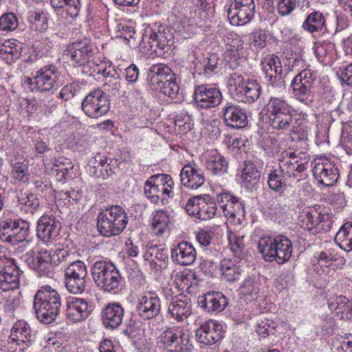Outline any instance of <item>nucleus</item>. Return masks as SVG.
Instances as JSON below:
<instances>
[{
    "label": "nucleus",
    "mask_w": 352,
    "mask_h": 352,
    "mask_svg": "<svg viewBox=\"0 0 352 352\" xmlns=\"http://www.w3.org/2000/svg\"><path fill=\"white\" fill-rule=\"evenodd\" d=\"M269 120L270 125L278 130H287L292 126L294 135L298 137H292L293 140H303L306 138L305 131L300 127L294 126L293 122L292 107L282 98L271 97L267 104Z\"/></svg>",
    "instance_id": "1"
},
{
    "label": "nucleus",
    "mask_w": 352,
    "mask_h": 352,
    "mask_svg": "<svg viewBox=\"0 0 352 352\" xmlns=\"http://www.w3.org/2000/svg\"><path fill=\"white\" fill-rule=\"evenodd\" d=\"M60 296L56 290L46 285L38 289L34 297L33 309L38 320L43 324H50L59 315Z\"/></svg>",
    "instance_id": "2"
},
{
    "label": "nucleus",
    "mask_w": 352,
    "mask_h": 352,
    "mask_svg": "<svg viewBox=\"0 0 352 352\" xmlns=\"http://www.w3.org/2000/svg\"><path fill=\"white\" fill-rule=\"evenodd\" d=\"M128 223V216L121 206L113 205L103 209L98 216L97 228L104 236H117L122 232Z\"/></svg>",
    "instance_id": "3"
},
{
    "label": "nucleus",
    "mask_w": 352,
    "mask_h": 352,
    "mask_svg": "<svg viewBox=\"0 0 352 352\" xmlns=\"http://www.w3.org/2000/svg\"><path fill=\"white\" fill-rule=\"evenodd\" d=\"M259 252L267 262L276 261L283 264L291 257L293 247L292 241L285 236L261 239L258 243Z\"/></svg>",
    "instance_id": "4"
},
{
    "label": "nucleus",
    "mask_w": 352,
    "mask_h": 352,
    "mask_svg": "<svg viewBox=\"0 0 352 352\" xmlns=\"http://www.w3.org/2000/svg\"><path fill=\"white\" fill-rule=\"evenodd\" d=\"M174 182L168 175L158 174L151 176L145 182L144 194L155 204L166 205L173 197Z\"/></svg>",
    "instance_id": "5"
},
{
    "label": "nucleus",
    "mask_w": 352,
    "mask_h": 352,
    "mask_svg": "<svg viewBox=\"0 0 352 352\" xmlns=\"http://www.w3.org/2000/svg\"><path fill=\"white\" fill-rule=\"evenodd\" d=\"M94 283L105 292H112L118 288L122 277L116 265L109 261H96L91 269Z\"/></svg>",
    "instance_id": "6"
},
{
    "label": "nucleus",
    "mask_w": 352,
    "mask_h": 352,
    "mask_svg": "<svg viewBox=\"0 0 352 352\" xmlns=\"http://www.w3.org/2000/svg\"><path fill=\"white\" fill-rule=\"evenodd\" d=\"M310 157L306 153L284 150L278 156V172L289 182L291 179L298 178V173H303L309 167Z\"/></svg>",
    "instance_id": "7"
},
{
    "label": "nucleus",
    "mask_w": 352,
    "mask_h": 352,
    "mask_svg": "<svg viewBox=\"0 0 352 352\" xmlns=\"http://www.w3.org/2000/svg\"><path fill=\"white\" fill-rule=\"evenodd\" d=\"M60 72L54 65H46L41 67L32 78H27L25 83L33 92H49L58 83Z\"/></svg>",
    "instance_id": "8"
},
{
    "label": "nucleus",
    "mask_w": 352,
    "mask_h": 352,
    "mask_svg": "<svg viewBox=\"0 0 352 352\" xmlns=\"http://www.w3.org/2000/svg\"><path fill=\"white\" fill-rule=\"evenodd\" d=\"M65 284L68 292L74 294H81L87 287V268L80 260L71 262L64 270Z\"/></svg>",
    "instance_id": "9"
},
{
    "label": "nucleus",
    "mask_w": 352,
    "mask_h": 352,
    "mask_svg": "<svg viewBox=\"0 0 352 352\" xmlns=\"http://www.w3.org/2000/svg\"><path fill=\"white\" fill-rule=\"evenodd\" d=\"M81 107L86 116L97 119L109 111V100L104 91L101 89H95L82 100Z\"/></svg>",
    "instance_id": "10"
},
{
    "label": "nucleus",
    "mask_w": 352,
    "mask_h": 352,
    "mask_svg": "<svg viewBox=\"0 0 352 352\" xmlns=\"http://www.w3.org/2000/svg\"><path fill=\"white\" fill-rule=\"evenodd\" d=\"M217 204L208 195L197 196L188 199L186 210L188 214L201 221L212 219L217 214Z\"/></svg>",
    "instance_id": "11"
},
{
    "label": "nucleus",
    "mask_w": 352,
    "mask_h": 352,
    "mask_svg": "<svg viewBox=\"0 0 352 352\" xmlns=\"http://www.w3.org/2000/svg\"><path fill=\"white\" fill-rule=\"evenodd\" d=\"M136 310L142 319L155 318L161 311V300L155 292H145L138 300Z\"/></svg>",
    "instance_id": "12"
},
{
    "label": "nucleus",
    "mask_w": 352,
    "mask_h": 352,
    "mask_svg": "<svg viewBox=\"0 0 352 352\" xmlns=\"http://www.w3.org/2000/svg\"><path fill=\"white\" fill-rule=\"evenodd\" d=\"M217 201L223 204L221 208L228 219L236 223H241L245 219L244 203L238 197L228 192H223L218 196Z\"/></svg>",
    "instance_id": "13"
},
{
    "label": "nucleus",
    "mask_w": 352,
    "mask_h": 352,
    "mask_svg": "<svg viewBox=\"0 0 352 352\" xmlns=\"http://www.w3.org/2000/svg\"><path fill=\"white\" fill-rule=\"evenodd\" d=\"M305 217L302 221V226L308 231L314 230L318 232L320 230L327 232L330 230L333 221L331 216L327 212L316 208H311L305 211Z\"/></svg>",
    "instance_id": "14"
},
{
    "label": "nucleus",
    "mask_w": 352,
    "mask_h": 352,
    "mask_svg": "<svg viewBox=\"0 0 352 352\" xmlns=\"http://www.w3.org/2000/svg\"><path fill=\"white\" fill-rule=\"evenodd\" d=\"M94 54L91 41L87 37L69 44L65 50V56L71 60L80 65L88 63L93 57Z\"/></svg>",
    "instance_id": "15"
},
{
    "label": "nucleus",
    "mask_w": 352,
    "mask_h": 352,
    "mask_svg": "<svg viewBox=\"0 0 352 352\" xmlns=\"http://www.w3.org/2000/svg\"><path fill=\"white\" fill-rule=\"evenodd\" d=\"M198 342L205 345H212L224 336L223 325L214 320L202 323L195 331Z\"/></svg>",
    "instance_id": "16"
},
{
    "label": "nucleus",
    "mask_w": 352,
    "mask_h": 352,
    "mask_svg": "<svg viewBox=\"0 0 352 352\" xmlns=\"http://www.w3.org/2000/svg\"><path fill=\"white\" fill-rule=\"evenodd\" d=\"M0 265V284L3 290L16 289L19 287L21 272L13 258L4 257Z\"/></svg>",
    "instance_id": "17"
},
{
    "label": "nucleus",
    "mask_w": 352,
    "mask_h": 352,
    "mask_svg": "<svg viewBox=\"0 0 352 352\" xmlns=\"http://www.w3.org/2000/svg\"><path fill=\"white\" fill-rule=\"evenodd\" d=\"M316 76L310 69H303L293 79L291 86L294 96L305 102L312 91Z\"/></svg>",
    "instance_id": "18"
},
{
    "label": "nucleus",
    "mask_w": 352,
    "mask_h": 352,
    "mask_svg": "<svg viewBox=\"0 0 352 352\" xmlns=\"http://www.w3.org/2000/svg\"><path fill=\"white\" fill-rule=\"evenodd\" d=\"M312 171L318 183L325 186H332L339 177L338 168L327 159L315 162Z\"/></svg>",
    "instance_id": "19"
},
{
    "label": "nucleus",
    "mask_w": 352,
    "mask_h": 352,
    "mask_svg": "<svg viewBox=\"0 0 352 352\" xmlns=\"http://www.w3.org/2000/svg\"><path fill=\"white\" fill-rule=\"evenodd\" d=\"M193 98L196 104L203 109L217 106L221 101L220 90L210 85H202L196 87Z\"/></svg>",
    "instance_id": "20"
},
{
    "label": "nucleus",
    "mask_w": 352,
    "mask_h": 352,
    "mask_svg": "<svg viewBox=\"0 0 352 352\" xmlns=\"http://www.w3.org/2000/svg\"><path fill=\"white\" fill-rule=\"evenodd\" d=\"M91 311V305L84 298L74 297L67 301L66 316L73 322L85 320Z\"/></svg>",
    "instance_id": "21"
},
{
    "label": "nucleus",
    "mask_w": 352,
    "mask_h": 352,
    "mask_svg": "<svg viewBox=\"0 0 352 352\" xmlns=\"http://www.w3.org/2000/svg\"><path fill=\"white\" fill-rule=\"evenodd\" d=\"M223 120L226 126L233 129H241L248 124L246 111L239 105L227 102L223 109Z\"/></svg>",
    "instance_id": "22"
},
{
    "label": "nucleus",
    "mask_w": 352,
    "mask_h": 352,
    "mask_svg": "<svg viewBox=\"0 0 352 352\" xmlns=\"http://www.w3.org/2000/svg\"><path fill=\"white\" fill-rule=\"evenodd\" d=\"M182 184L190 189H197L205 182L203 170L195 164L185 165L180 173Z\"/></svg>",
    "instance_id": "23"
},
{
    "label": "nucleus",
    "mask_w": 352,
    "mask_h": 352,
    "mask_svg": "<svg viewBox=\"0 0 352 352\" xmlns=\"http://www.w3.org/2000/svg\"><path fill=\"white\" fill-rule=\"evenodd\" d=\"M124 315V310L120 304L109 303L101 312L102 324L108 329H116L122 324Z\"/></svg>",
    "instance_id": "24"
},
{
    "label": "nucleus",
    "mask_w": 352,
    "mask_h": 352,
    "mask_svg": "<svg viewBox=\"0 0 352 352\" xmlns=\"http://www.w3.org/2000/svg\"><path fill=\"white\" fill-rule=\"evenodd\" d=\"M170 256L173 262L180 265H189L195 262L197 252L190 242L183 241L171 249Z\"/></svg>",
    "instance_id": "25"
},
{
    "label": "nucleus",
    "mask_w": 352,
    "mask_h": 352,
    "mask_svg": "<svg viewBox=\"0 0 352 352\" xmlns=\"http://www.w3.org/2000/svg\"><path fill=\"white\" fill-rule=\"evenodd\" d=\"M198 305L208 313L223 311L228 305L227 298L221 292H209L198 298Z\"/></svg>",
    "instance_id": "26"
},
{
    "label": "nucleus",
    "mask_w": 352,
    "mask_h": 352,
    "mask_svg": "<svg viewBox=\"0 0 352 352\" xmlns=\"http://www.w3.org/2000/svg\"><path fill=\"white\" fill-rule=\"evenodd\" d=\"M265 78L272 85L282 78V65L280 58L275 54H268L261 60Z\"/></svg>",
    "instance_id": "27"
},
{
    "label": "nucleus",
    "mask_w": 352,
    "mask_h": 352,
    "mask_svg": "<svg viewBox=\"0 0 352 352\" xmlns=\"http://www.w3.org/2000/svg\"><path fill=\"white\" fill-rule=\"evenodd\" d=\"M60 230V224L54 217L43 216L37 222L36 234L45 242L58 236Z\"/></svg>",
    "instance_id": "28"
},
{
    "label": "nucleus",
    "mask_w": 352,
    "mask_h": 352,
    "mask_svg": "<svg viewBox=\"0 0 352 352\" xmlns=\"http://www.w3.org/2000/svg\"><path fill=\"white\" fill-rule=\"evenodd\" d=\"M174 76L171 69L164 64L153 65L148 70L147 80L149 85L153 89L164 85Z\"/></svg>",
    "instance_id": "29"
},
{
    "label": "nucleus",
    "mask_w": 352,
    "mask_h": 352,
    "mask_svg": "<svg viewBox=\"0 0 352 352\" xmlns=\"http://www.w3.org/2000/svg\"><path fill=\"white\" fill-rule=\"evenodd\" d=\"M168 314L177 321H183L191 314L190 300L185 296L175 297L168 306Z\"/></svg>",
    "instance_id": "30"
},
{
    "label": "nucleus",
    "mask_w": 352,
    "mask_h": 352,
    "mask_svg": "<svg viewBox=\"0 0 352 352\" xmlns=\"http://www.w3.org/2000/svg\"><path fill=\"white\" fill-rule=\"evenodd\" d=\"M329 307L342 320H352V301L344 296L331 298L328 302Z\"/></svg>",
    "instance_id": "31"
},
{
    "label": "nucleus",
    "mask_w": 352,
    "mask_h": 352,
    "mask_svg": "<svg viewBox=\"0 0 352 352\" xmlns=\"http://www.w3.org/2000/svg\"><path fill=\"white\" fill-rule=\"evenodd\" d=\"M254 1L243 4L242 1H232L228 10V14L232 16V19L237 17L241 24L248 22L254 13Z\"/></svg>",
    "instance_id": "32"
},
{
    "label": "nucleus",
    "mask_w": 352,
    "mask_h": 352,
    "mask_svg": "<svg viewBox=\"0 0 352 352\" xmlns=\"http://www.w3.org/2000/svg\"><path fill=\"white\" fill-rule=\"evenodd\" d=\"M237 94L242 98V101L246 103H253L258 100L261 92V86L256 80H248L246 84L238 85L236 87Z\"/></svg>",
    "instance_id": "33"
},
{
    "label": "nucleus",
    "mask_w": 352,
    "mask_h": 352,
    "mask_svg": "<svg viewBox=\"0 0 352 352\" xmlns=\"http://www.w3.org/2000/svg\"><path fill=\"white\" fill-rule=\"evenodd\" d=\"M184 333L183 330L179 328L168 329L162 334L161 342L166 346L175 345V350L181 351L182 345L184 344Z\"/></svg>",
    "instance_id": "34"
},
{
    "label": "nucleus",
    "mask_w": 352,
    "mask_h": 352,
    "mask_svg": "<svg viewBox=\"0 0 352 352\" xmlns=\"http://www.w3.org/2000/svg\"><path fill=\"white\" fill-rule=\"evenodd\" d=\"M44 253H47V250H41L36 257L27 254L26 261L32 270L38 273H43V275L48 276L52 271V266L48 260L44 259Z\"/></svg>",
    "instance_id": "35"
},
{
    "label": "nucleus",
    "mask_w": 352,
    "mask_h": 352,
    "mask_svg": "<svg viewBox=\"0 0 352 352\" xmlns=\"http://www.w3.org/2000/svg\"><path fill=\"white\" fill-rule=\"evenodd\" d=\"M21 49L15 41L8 40L0 47V56L8 64L11 65L21 56Z\"/></svg>",
    "instance_id": "36"
},
{
    "label": "nucleus",
    "mask_w": 352,
    "mask_h": 352,
    "mask_svg": "<svg viewBox=\"0 0 352 352\" xmlns=\"http://www.w3.org/2000/svg\"><path fill=\"white\" fill-rule=\"evenodd\" d=\"M47 253H44V259L48 260L50 265H58L60 263L67 262L68 265L74 261V254L70 253L67 249L56 248V250H47Z\"/></svg>",
    "instance_id": "37"
},
{
    "label": "nucleus",
    "mask_w": 352,
    "mask_h": 352,
    "mask_svg": "<svg viewBox=\"0 0 352 352\" xmlns=\"http://www.w3.org/2000/svg\"><path fill=\"white\" fill-rule=\"evenodd\" d=\"M335 241L344 250H352V222L345 223L338 230Z\"/></svg>",
    "instance_id": "38"
},
{
    "label": "nucleus",
    "mask_w": 352,
    "mask_h": 352,
    "mask_svg": "<svg viewBox=\"0 0 352 352\" xmlns=\"http://www.w3.org/2000/svg\"><path fill=\"white\" fill-rule=\"evenodd\" d=\"M206 166L207 170L212 174L221 175L227 172L228 162L223 155L215 153L208 157Z\"/></svg>",
    "instance_id": "39"
},
{
    "label": "nucleus",
    "mask_w": 352,
    "mask_h": 352,
    "mask_svg": "<svg viewBox=\"0 0 352 352\" xmlns=\"http://www.w3.org/2000/svg\"><path fill=\"white\" fill-rule=\"evenodd\" d=\"M241 179L247 188H252L258 182L260 173L256 166L251 162H245L244 163Z\"/></svg>",
    "instance_id": "40"
},
{
    "label": "nucleus",
    "mask_w": 352,
    "mask_h": 352,
    "mask_svg": "<svg viewBox=\"0 0 352 352\" xmlns=\"http://www.w3.org/2000/svg\"><path fill=\"white\" fill-rule=\"evenodd\" d=\"M10 338L13 341L28 342L31 340L30 326L23 321L17 322L12 327Z\"/></svg>",
    "instance_id": "41"
},
{
    "label": "nucleus",
    "mask_w": 352,
    "mask_h": 352,
    "mask_svg": "<svg viewBox=\"0 0 352 352\" xmlns=\"http://www.w3.org/2000/svg\"><path fill=\"white\" fill-rule=\"evenodd\" d=\"M289 181L278 172V168H273L267 175L269 188L275 192H283L287 186Z\"/></svg>",
    "instance_id": "42"
},
{
    "label": "nucleus",
    "mask_w": 352,
    "mask_h": 352,
    "mask_svg": "<svg viewBox=\"0 0 352 352\" xmlns=\"http://www.w3.org/2000/svg\"><path fill=\"white\" fill-rule=\"evenodd\" d=\"M12 173L15 179L28 182L29 181L28 162L23 157L15 158L12 164Z\"/></svg>",
    "instance_id": "43"
},
{
    "label": "nucleus",
    "mask_w": 352,
    "mask_h": 352,
    "mask_svg": "<svg viewBox=\"0 0 352 352\" xmlns=\"http://www.w3.org/2000/svg\"><path fill=\"white\" fill-rule=\"evenodd\" d=\"M170 213L167 210H157L153 219L152 229L156 235H162L170 221Z\"/></svg>",
    "instance_id": "44"
},
{
    "label": "nucleus",
    "mask_w": 352,
    "mask_h": 352,
    "mask_svg": "<svg viewBox=\"0 0 352 352\" xmlns=\"http://www.w3.org/2000/svg\"><path fill=\"white\" fill-rule=\"evenodd\" d=\"M30 234V224L22 219L14 220L13 244L28 241Z\"/></svg>",
    "instance_id": "45"
},
{
    "label": "nucleus",
    "mask_w": 352,
    "mask_h": 352,
    "mask_svg": "<svg viewBox=\"0 0 352 352\" xmlns=\"http://www.w3.org/2000/svg\"><path fill=\"white\" fill-rule=\"evenodd\" d=\"M324 25V16L320 12L316 11L308 15L302 27L310 32H314L321 31Z\"/></svg>",
    "instance_id": "46"
},
{
    "label": "nucleus",
    "mask_w": 352,
    "mask_h": 352,
    "mask_svg": "<svg viewBox=\"0 0 352 352\" xmlns=\"http://www.w3.org/2000/svg\"><path fill=\"white\" fill-rule=\"evenodd\" d=\"M222 276L228 282H235L241 276L240 267L234 265L231 261L224 260L221 263Z\"/></svg>",
    "instance_id": "47"
},
{
    "label": "nucleus",
    "mask_w": 352,
    "mask_h": 352,
    "mask_svg": "<svg viewBox=\"0 0 352 352\" xmlns=\"http://www.w3.org/2000/svg\"><path fill=\"white\" fill-rule=\"evenodd\" d=\"M94 160V166H91L89 168V175L95 178L106 179V174H104L106 156L96 155Z\"/></svg>",
    "instance_id": "48"
},
{
    "label": "nucleus",
    "mask_w": 352,
    "mask_h": 352,
    "mask_svg": "<svg viewBox=\"0 0 352 352\" xmlns=\"http://www.w3.org/2000/svg\"><path fill=\"white\" fill-rule=\"evenodd\" d=\"M28 21L32 30L43 32L47 29V18L40 13L30 12L28 13Z\"/></svg>",
    "instance_id": "49"
},
{
    "label": "nucleus",
    "mask_w": 352,
    "mask_h": 352,
    "mask_svg": "<svg viewBox=\"0 0 352 352\" xmlns=\"http://www.w3.org/2000/svg\"><path fill=\"white\" fill-rule=\"evenodd\" d=\"M14 221L8 219L0 222V238L3 241L13 244Z\"/></svg>",
    "instance_id": "50"
},
{
    "label": "nucleus",
    "mask_w": 352,
    "mask_h": 352,
    "mask_svg": "<svg viewBox=\"0 0 352 352\" xmlns=\"http://www.w3.org/2000/svg\"><path fill=\"white\" fill-rule=\"evenodd\" d=\"M155 90L160 91L161 93L171 99H177L179 94V87L176 82L174 77H173L170 80L166 82V84L162 85L159 87V89H156Z\"/></svg>",
    "instance_id": "51"
},
{
    "label": "nucleus",
    "mask_w": 352,
    "mask_h": 352,
    "mask_svg": "<svg viewBox=\"0 0 352 352\" xmlns=\"http://www.w3.org/2000/svg\"><path fill=\"white\" fill-rule=\"evenodd\" d=\"M18 25L16 16L12 13H6L0 17V30H1L13 31Z\"/></svg>",
    "instance_id": "52"
},
{
    "label": "nucleus",
    "mask_w": 352,
    "mask_h": 352,
    "mask_svg": "<svg viewBox=\"0 0 352 352\" xmlns=\"http://www.w3.org/2000/svg\"><path fill=\"white\" fill-rule=\"evenodd\" d=\"M164 249L157 245L146 246V252L143 255L145 261H155V260H163L165 254Z\"/></svg>",
    "instance_id": "53"
},
{
    "label": "nucleus",
    "mask_w": 352,
    "mask_h": 352,
    "mask_svg": "<svg viewBox=\"0 0 352 352\" xmlns=\"http://www.w3.org/2000/svg\"><path fill=\"white\" fill-rule=\"evenodd\" d=\"M19 203L26 208V212L29 210L31 213H34L40 204L37 196L34 194H28L25 197L19 198Z\"/></svg>",
    "instance_id": "54"
},
{
    "label": "nucleus",
    "mask_w": 352,
    "mask_h": 352,
    "mask_svg": "<svg viewBox=\"0 0 352 352\" xmlns=\"http://www.w3.org/2000/svg\"><path fill=\"white\" fill-rule=\"evenodd\" d=\"M337 73L342 85L352 87V63L341 67Z\"/></svg>",
    "instance_id": "55"
},
{
    "label": "nucleus",
    "mask_w": 352,
    "mask_h": 352,
    "mask_svg": "<svg viewBox=\"0 0 352 352\" xmlns=\"http://www.w3.org/2000/svg\"><path fill=\"white\" fill-rule=\"evenodd\" d=\"M177 280L179 281L180 286L182 289L186 287V289L189 290L192 286V280H196V276L195 274L192 272H182Z\"/></svg>",
    "instance_id": "56"
},
{
    "label": "nucleus",
    "mask_w": 352,
    "mask_h": 352,
    "mask_svg": "<svg viewBox=\"0 0 352 352\" xmlns=\"http://www.w3.org/2000/svg\"><path fill=\"white\" fill-rule=\"evenodd\" d=\"M337 352H352V334L347 333L340 336Z\"/></svg>",
    "instance_id": "57"
},
{
    "label": "nucleus",
    "mask_w": 352,
    "mask_h": 352,
    "mask_svg": "<svg viewBox=\"0 0 352 352\" xmlns=\"http://www.w3.org/2000/svg\"><path fill=\"white\" fill-rule=\"evenodd\" d=\"M334 257L335 255L330 250L322 251L318 256V261L320 266L328 267L336 260Z\"/></svg>",
    "instance_id": "58"
},
{
    "label": "nucleus",
    "mask_w": 352,
    "mask_h": 352,
    "mask_svg": "<svg viewBox=\"0 0 352 352\" xmlns=\"http://www.w3.org/2000/svg\"><path fill=\"white\" fill-rule=\"evenodd\" d=\"M251 44L258 48H263L266 45L267 35L261 30L255 32L251 36Z\"/></svg>",
    "instance_id": "59"
},
{
    "label": "nucleus",
    "mask_w": 352,
    "mask_h": 352,
    "mask_svg": "<svg viewBox=\"0 0 352 352\" xmlns=\"http://www.w3.org/2000/svg\"><path fill=\"white\" fill-rule=\"evenodd\" d=\"M117 32L118 33V36L126 41L134 38V35L135 34L134 28L128 25H118Z\"/></svg>",
    "instance_id": "60"
},
{
    "label": "nucleus",
    "mask_w": 352,
    "mask_h": 352,
    "mask_svg": "<svg viewBox=\"0 0 352 352\" xmlns=\"http://www.w3.org/2000/svg\"><path fill=\"white\" fill-rule=\"evenodd\" d=\"M77 86L73 83L67 84L64 86L59 94V97L67 101L73 98L77 91Z\"/></svg>",
    "instance_id": "61"
},
{
    "label": "nucleus",
    "mask_w": 352,
    "mask_h": 352,
    "mask_svg": "<svg viewBox=\"0 0 352 352\" xmlns=\"http://www.w3.org/2000/svg\"><path fill=\"white\" fill-rule=\"evenodd\" d=\"M296 1H278L277 5L278 12L281 16L290 14L296 8Z\"/></svg>",
    "instance_id": "62"
},
{
    "label": "nucleus",
    "mask_w": 352,
    "mask_h": 352,
    "mask_svg": "<svg viewBox=\"0 0 352 352\" xmlns=\"http://www.w3.org/2000/svg\"><path fill=\"white\" fill-rule=\"evenodd\" d=\"M240 45L236 44V42L232 41L230 43H227L226 45V56L230 59L234 58L236 60L239 57V47Z\"/></svg>",
    "instance_id": "63"
},
{
    "label": "nucleus",
    "mask_w": 352,
    "mask_h": 352,
    "mask_svg": "<svg viewBox=\"0 0 352 352\" xmlns=\"http://www.w3.org/2000/svg\"><path fill=\"white\" fill-rule=\"evenodd\" d=\"M120 78L115 79H109L105 81L104 87L105 90L112 92L113 94L118 93L121 89Z\"/></svg>",
    "instance_id": "64"
}]
</instances>
